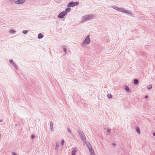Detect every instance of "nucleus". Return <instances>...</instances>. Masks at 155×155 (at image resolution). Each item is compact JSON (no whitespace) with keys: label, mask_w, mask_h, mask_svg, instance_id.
Masks as SVG:
<instances>
[{"label":"nucleus","mask_w":155,"mask_h":155,"mask_svg":"<svg viewBox=\"0 0 155 155\" xmlns=\"http://www.w3.org/2000/svg\"><path fill=\"white\" fill-rule=\"evenodd\" d=\"M94 17V15L92 14L87 15L82 17V21H88L93 18Z\"/></svg>","instance_id":"nucleus-1"},{"label":"nucleus","mask_w":155,"mask_h":155,"mask_svg":"<svg viewBox=\"0 0 155 155\" xmlns=\"http://www.w3.org/2000/svg\"><path fill=\"white\" fill-rule=\"evenodd\" d=\"M91 42L90 39V35H88L85 38L84 41L82 42L81 45L82 46L90 43Z\"/></svg>","instance_id":"nucleus-2"},{"label":"nucleus","mask_w":155,"mask_h":155,"mask_svg":"<svg viewBox=\"0 0 155 155\" xmlns=\"http://www.w3.org/2000/svg\"><path fill=\"white\" fill-rule=\"evenodd\" d=\"M86 144L89 150L90 155H96L94 152V150L92 148L91 144L88 142L86 143Z\"/></svg>","instance_id":"nucleus-3"},{"label":"nucleus","mask_w":155,"mask_h":155,"mask_svg":"<svg viewBox=\"0 0 155 155\" xmlns=\"http://www.w3.org/2000/svg\"><path fill=\"white\" fill-rule=\"evenodd\" d=\"M119 11L123 13H126L130 15H131L132 14V13L129 10H125L124 8H119Z\"/></svg>","instance_id":"nucleus-4"},{"label":"nucleus","mask_w":155,"mask_h":155,"mask_svg":"<svg viewBox=\"0 0 155 155\" xmlns=\"http://www.w3.org/2000/svg\"><path fill=\"white\" fill-rule=\"evenodd\" d=\"M67 14L66 12L63 11L58 15V18H63Z\"/></svg>","instance_id":"nucleus-5"},{"label":"nucleus","mask_w":155,"mask_h":155,"mask_svg":"<svg viewBox=\"0 0 155 155\" xmlns=\"http://www.w3.org/2000/svg\"><path fill=\"white\" fill-rule=\"evenodd\" d=\"M81 138L82 140L84 141L85 140V137L84 134L83 133H82L81 134H80V135Z\"/></svg>","instance_id":"nucleus-6"},{"label":"nucleus","mask_w":155,"mask_h":155,"mask_svg":"<svg viewBox=\"0 0 155 155\" xmlns=\"http://www.w3.org/2000/svg\"><path fill=\"white\" fill-rule=\"evenodd\" d=\"M25 2V0H18L15 2L16 4H21Z\"/></svg>","instance_id":"nucleus-7"},{"label":"nucleus","mask_w":155,"mask_h":155,"mask_svg":"<svg viewBox=\"0 0 155 155\" xmlns=\"http://www.w3.org/2000/svg\"><path fill=\"white\" fill-rule=\"evenodd\" d=\"M77 151V148L74 147L73 148L71 155H75V153Z\"/></svg>","instance_id":"nucleus-8"},{"label":"nucleus","mask_w":155,"mask_h":155,"mask_svg":"<svg viewBox=\"0 0 155 155\" xmlns=\"http://www.w3.org/2000/svg\"><path fill=\"white\" fill-rule=\"evenodd\" d=\"M75 6L74 3L73 2H70L68 5V7H73Z\"/></svg>","instance_id":"nucleus-9"},{"label":"nucleus","mask_w":155,"mask_h":155,"mask_svg":"<svg viewBox=\"0 0 155 155\" xmlns=\"http://www.w3.org/2000/svg\"><path fill=\"white\" fill-rule=\"evenodd\" d=\"M50 127L51 130L53 131V123L51 121L50 122Z\"/></svg>","instance_id":"nucleus-10"},{"label":"nucleus","mask_w":155,"mask_h":155,"mask_svg":"<svg viewBox=\"0 0 155 155\" xmlns=\"http://www.w3.org/2000/svg\"><path fill=\"white\" fill-rule=\"evenodd\" d=\"M43 35L41 33H40L38 35V38L39 39H40L43 38Z\"/></svg>","instance_id":"nucleus-11"},{"label":"nucleus","mask_w":155,"mask_h":155,"mask_svg":"<svg viewBox=\"0 0 155 155\" xmlns=\"http://www.w3.org/2000/svg\"><path fill=\"white\" fill-rule=\"evenodd\" d=\"M60 142H57L56 143V147L55 148V149L56 150H57L58 148V147H59V145H60Z\"/></svg>","instance_id":"nucleus-12"},{"label":"nucleus","mask_w":155,"mask_h":155,"mask_svg":"<svg viewBox=\"0 0 155 155\" xmlns=\"http://www.w3.org/2000/svg\"><path fill=\"white\" fill-rule=\"evenodd\" d=\"M139 83L138 80L137 79H135L134 80V83L135 84H137Z\"/></svg>","instance_id":"nucleus-13"},{"label":"nucleus","mask_w":155,"mask_h":155,"mask_svg":"<svg viewBox=\"0 0 155 155\" xmlns=\"http://www.w3.org/2000/svg\"><path fill=\"white\" fill-rule=\"evenodd\" d=\"M112 8L114 9H115L118 11H119V8L118 7H117L116 6H112Z\"/></svg>","instance_id":"nucleus-14"},{"label":"nucleus","mask_w":155,"mask_h":155,"mask_svg":"<svg viewBox=\"0 0 155 155\" xmlns=\"http://www.w3.org/2000/svg\"><path fill=\"white\" fill-rule=\"evenodd\" d=\"M12 65L16 69H18V68L17 66L16 65V64L14 62L13 63V64H12Z\"/></svg>","instance_id":"nucleus-15"},{"label":"nucleus","mask_w":155,"mask_h":155,"mask_svg":"<svg viewBox=\"0 0 155 155\" xmlns=\"http://www.w3.org/2000/svg\"><path fill=\"white\" fill-rule=\"evenodd\" d=\"M152 84H150L149 85H148L147 86V88L148 90H150V89H151V88H152Z\"/></svg>","instance_id":"nucleus-16"},{"label":"nucleus","mask_w":155,"mask_h":155,"mask_svg":"<svg viewBox=\"0 0 155 155\" xmlns=\"http://www.w3.org/2000/svg\"><path fill=\"white\" fill-rule=\"evenodd\" d=\"M136 130L137 132L138 133V134H140V130L138 127H136Z\"/></svg>","instance_id":"nucleus-17"},{"label":"nucleus","mask_w":155,"mask_h":155,"mask_svg":"<svg viewBox=\"0 0 155 155\" xmlns=\"http://www.w3.org/2000/svg\"><path fill=\"white\" fill-rule=\"evenodd\" d=\"M71 9L70 8H68L66 9L65 12H69L70 11Z\"/></svg>","instance_id":"nucleus-18"},{"label":"nucleus","mask_w":155,"mask_h":155,"mask_svg":"<svg viewBox=\"0 0 155 155\" xmlns=\"http://www.w3.org/2000/svg\"><path fill=\"white\" fill-rule=\"evenodd\" d=\"M125 89L127 91H128L130 90L129 87L127 86H125Z\"/></svg>","instance_id":"nucleus-19"},{"label":"nucleus","mask_w":155,"mask_h":155,"mask_svg":"<svg viewBox=\"0 0 155 155\" xmlns=\"http://www.w3.org/2000/svg\"><path fill=\"white\" fill-rule=\"evenodd\" d=\"M63 49H64V51L65 52V54H66L67 53V50H66V49L65 48V46H63Z\"/></svg>","instance_id":"nucleus-20"},{"label":"nucleus","mask_w":155,"mask_h":155,"mask_svg":"<svg viewBox=\"0 0 155 155\" xmlns=\"http://www.w3.org/2000/svg\"><path fill=\"white\" fill-rule=\"evenodd\" d=\"M64 143V140H62L61 143V145L62 146H63Z\"/></svg>","instance_id":"nucleus-21"},{"label":"nucleus","mask_w":155,"mask_h":155,"mask_svg":"<svg viewBox=\"0 0 155 155\" xmlns=\"http://www.w3.org/2000/svg\"><path fill=\"white\" fill-rule=\"evenodd\" d=\"M107 97L109 98H111L112 97V95L110 94H108L107 95Z\"/></svg>","instance_id":"nucleus-22"},{"label":"nucleus","mask_w":155,"mask_h":155,"mask_svg":"<svg viewBox=\"0 0 155 155\" xmlns=\"http://www.w3.org/2000/svg\"><path fill=\"white\" fill-rule=\"evenodd\" d=\"M107 132L108 133H110V130L109 128L108 127L107 128Z\"/></svg>","instance_id":"nucleus-23"},{"label":"nucleus","mask_w":155,"mask_h":155,"mask_svg":"<svg viewBox=\"0 0 155 155\" xmlns=\"http://www.w3.org/2000/svg\"><path fill=\"white\" fill-rule=\"evenodd\" d=\"M15 31L13 29H12L10 31V32L11 33H15Z\"/></svg>","instance_id":"nucleus-24"},{"label":"nucleus","mask_w":155,"mask_h":155,"mask_svg":"<svg viewBox=\"0 0 155 155\" xmlns=\"http://www.w3.org/2000/svg\"><path fill=\"white\" fill-rule=\"evenodd\" d=\"M28 32V31L26 30H24L23 31V33L24 34H26Z\"/></svg>","instance_id":"nucleus-25"},{"label":"nucleus","mask_w":155,"mask_h":155,"mask_svg":"<svg viewBox=\"0 0 155 155\" xmlns=\"http://www.w3.org/2000/svg\"><path fill=\"white\" fill-rule=\"evenodd\" d=\"M75 6H77L79 4V2H74Z\"/></svg>","instance_id":"nucleus-26"},{"label":"nucleus","mask_w":155,"mask_h":155,"mask_svg":"<svg viewBox=\"0 0 155 155\" xmlns=\"http://www.w3.org/2000/svg\"><path fill=\"white\" fill-rule=\"evenodd\" d=\"M9 61L11 64H13V63H14V62H13L12 60V59H10Z\"/></svg>","instance_id":"nucleus-27"},{"label":"nucleus","mask_w":155,"mask_h":155,"mask_svg":"<svg viewBox=\"0 0 155 155\" xmlns=\"http://www.w3.org/2000/svg\"><path fill=\"white\" fill-rule=\"evenodd\" d=\"M78 133L79 134V135H80V134H81L82 133H83L82 131H81L80 130H78Z\"/></svg>","instance_id":"nucleus-28"},{"label":"nucleus","mask_w":155,"mask_h":155,"mask_svg":"<svg viewBox=\"0 0 155 155\" xmlns=\"http://www.w3.org/2000/svg\"><path fill=\"white\" fill-rule=\"evenodd\" d=\"M67 131H68L70 134L71 133V131L70 130V129L69 128H68L67 129Z\"/></svg>","instance_id":"nucleus-29"},{"label":"nucleus","mask_w":155,"mask_h":155,"mask_svg":"<svg viewBox=\"0 0 155 155\" xmlns=\"http://www.w3.org/2000/svg\"><path fill=\"white\" fill-rule=\"evenodd\" d=\"M12 154L13 155H17V153L15 152H12Z\"/></svg>","instance_id":"nucleus-30"},{"label":"nucleus","mask_w":155,"mask_h":155,"mask_svg":"<svg viewBox=\"0 0 155 155\" xmlns=\"http://www.w3.org/2000/svg\"><path fill=\"white\" fill-rule=\"evenodd\" d=\"M35 137V136L34 135H32L31 136V137L32 138H34Z\"/></svg>","instance_id":"nucleus-31"},{"label":"nucleus","mask_w":155,"mask_h":155,"mask_svg":"<svg viewBox=\"0 0 155 155\" xmlns=\"http://www.w3.org/2000/svg\"><path fill=\"white\" fill-rule=\"evenodd\" d=\"M148 97V95H146L145 96V98H147Z\"/></svg>","instance_id":"nucleus-32"},{"label":"nucleus","mask_w":155,"mask_h":155,"mask_svg":"<svg viewBox=\"0 0 155 155\" xmlns=\"http://www.w3.org/2000/svg\"><path fill=\"white\" fill-rule=\"evenodd\" d=\"M153 136H155V133H153Z\"/></svg>","instance_id":"nucleus-33"},{"label":"nucleus","mask_w":155,"mask_h":155,"mask_svg":"<svg viewBox=\"0 0 155 155\" xmlns=\"http://www.w3.org/2000/svg\"><path fill=\"white\" fill-rule=\"evenodd\" d=\"M3 121V120L2 119H1L0 120V122H2Z\"/></svg>","instance_id":"nucleus-34"},{"label":"nucleus","mask_w":155,"mask_h":155,"mask_svg":"<svg viewBox=\"0 0 155 155\" xmlns=\"http://www.w3.org/2000/svg\"><path fill=\"white\" fill-rule=\"evenodd\" d=\"M113 145L114 146H115L116 145V144L115 143H113Z\"/></svg>","instance_id":"nucleus-35"},{"label":"nucleus","mask_w":155,"mask_h":155,"mask_svg":"<svg viewBox=\"0 0 155 155\" xmlns=\"http://www.w3.org/2000/svg\"><path fill=\"white\" fill-rule=\"evenodd\" d=\"M15 126H17V124H15Z\"/></svg>","instance_id":"nucleus-36"},{"label":"nucleus","mask_w":155,"mask_h":155,"mask_svg":"<svg viewBox=\"0 0 155 155\" xmlns=\"http://www.w3.org/2000/svg\"><path fill=\"white\" fill-rule=\"evenodd\" d=\"M104 129L105 130L106 129V128H105Z\"/></svg>","instance_id":"nucleus-37"}]
</instances>
